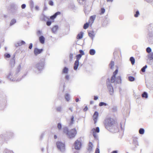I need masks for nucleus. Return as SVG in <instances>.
<instances>
[{"label": "nucleus", "instance_id": "obj_32", "mask_svg": "<svg viewBox=\"0 0 153 153\" xmlns=\"http://www.w3.org/2000/svg\"><path fill=\"white\" fill-rule=\"evenodd\" d=\"M140 13L139 11H137L136 12V13L134 15V16L135 17H137L138 16Z\"/></svg>", "mask_w": 153, "mask_h": 153}, {"label": "nucleus", "instance_id": "obj_9", "mask_svg": "<svg viewBox=\"0 0 153 153\" xmlns=\"http://www.w3.org/2000/svg\"><path fill=\"white\" fill-rule=\"evenodd\" d=\"M96 15H94L90 17L89 20L88 22H89V23H91V25L92 23L94 22V21L96 18Z\"/></svg>", "mask_w": 153, "mask_h": 153}, {"label": "nucleus", "instance_id": "obj_41", "mask_svg": "<svg viewBox=\"0 0 153 153\" xmlns=\"http://www.w3.org/2000/svg\"><path fill=\"white\" fill-rule=\"evenodd\" d=\"M92 131L93 135L94 137L95 138H96L97 137V135L96 134L95 131Z\"/></svg>", "mask_w": 153, "mask_h": 153}, {"label": "nucleus", "instance_id": "obj_14", "mask_svg": "<svg viewBox=\"0 0 153 153\" xmlns=\"http://www.w3.org/2000/svg\"><path fill=\"white\" fill-rule=\"evenodd\" d=\"M68 72V69L65 67L63 69L62 72V74H67Z\"/></svg>", "mask_w": 153, "mask_h": 153}, {"label": "nucleus", "instance_id": "obj_45", "mask_svg": "<svg viewBox=\"0 0 153 153\" xmlns=\"http://www.w3.org/2000/svg\"><path fill=\"white\" fill-rule=\"evenodd\" d=\"M41 31L40 30H38L37 32V34L38 35H39L41 34Z\"/></svg>", "mask_w": 153, "mask_h": 153}, {"label": "nucleus", "instance_id": "obj_21", "mask_svg": "<svg viewBox=\"0 0 153 153\" xmlns=\"http://www.w3.org/2000/svg\"><path fill=\"white\" fill-rule=\"evenodd\" d=\"M92 131H95V132L99 133L100 132V129L99 127H97L96 128H94L92 130Z\"/></svg>", "mask_w": 153, "mask_h": 153}, {"label": "nucleus", "instance_id": "obj_15", "mask_svg": "<svg viewBox=\"0 0 153 153\" xmlns=\"http://www.w3.org/2000/svg\"><path fill=\"white\" fill-rule=\"evenodd\" d=\"M58 29V27L56 26H53L52 28V31L53 33H55Z\"/></svg>", "mask_w": 153, "mask_h": 153}, {"label": "nucleus", "instance_id": "obj_43", "mask_svg": "<svg viewBox=\"0 0 153 153\" xmlns=\"http://www.w3.org/2000/svg\"><path fill=\"white\" fill-rule=\"evenodd\" d=\"M95 153H100L99 149L98 148H97Z\"/></svg>", "mask_w": 153, "mask_h": 153}, {"label": "nucleus", "instance_id": "obj_36", "mask_svg": "<svg viewBox=\"0 0 153 153\" xmlns=\"http://www.w3.org/2000/svg\"><path fill=\"white\" fill-rule=\"evenodd\" d=\"M52 22H53V21H47L46 22V25H47L49 26L51 25Z\"/></svg>", "mask_w": 153, "mask_h": 153}, {"label": "nucleus", "instance_id": "obj_55", "mask_svg": "<svg viewBox=\"0 0 153 153\" xmlns=\"http://www.w3.org/2000/svg\"><path fill=\"white\" fill-rule=\"evenodd\" d=\"M94 101H91L90 102V104H92L93 103Z\"/></svg>", "mask_w": 153, "mask_h": 153}, {"label": "nucleus", "instance_id": "obj_46", "mask_svg": "<svg viewBox=\"0 0 153 153\" xmlns=\"http://www.w3.org/2000/svg\"><path fill=\"white\" fill-rule=\"evenodd\" d=\"M25 44V42L23 41H22L20 42V44L21 45H24Z\"/></svg>", "mask_w": 153, "mask_h": 153}, {"label": "nucleus", "instance_id": "obj_58", "mask_svg": "<svg viewBox=\"0 0 153 153\" xmlns=\"http://www.w3.org/2000/svg\"><path fill=\"white\" fill-rule=\"evenodd\" d=\"M69 109L71 111H72V108H69Z\"/></svg>", "mask_w": 153, "mask_h": 153}, {"label": "nucleus", "instance_id": "obj_56", "mask_svg": "<svg viewBox=\"0 0 153 153\" xmlns=\"http://www.w3.org/2000/svg\"><path fill=\"white\" fill-rule=\"evenodd\" d=\"M84 110L85 111H86V110H87L88 109V108L87 106L85 107V108H84Z\"/></svg>", "mask_w": 153, "mask_h": 153}, {"label": "nucleus", "instance_id": "obj_37", "mask_svg": "<svg viewBox=\"0 0 153 153\" xmlns=\"http://www.w3.org/2000/svg\"><path fill=\"white\" fill-rule=\"evenodd\" d=\"M151 49L149 47H148L146 49V52L147 53H149L151 51Z\"/></svg>", "mask_w": 153, "mask_h": 153}, {"label": "nucleus", "instance_id": "obj_23", "mask_svg": "<svg viewBox=\"0 0 153 153\" xmlns=\"http://www.w3.org/2000/svg\"><path fill=\"white\" fill-rule=\"evenodd\" d=\"M128 80L131 82H132L135 80V78L134 77L132 76H129L128 77Z\"/></svg>", "mask_w": 153, "mask_h": 153}, {"label": "nucleus", "instance_id": "obj_7", "mask_svg": "<svg viewBox=\"0 0 153 153\" xmlns=\"http://www.w3.org/2000/svg\"><path fill=\"white\" fill-rule=\"evenodd\" d=\"M60 14L61 13L59 12H56L54 15L51 16L50 17V19L51 20V21H53V22H54V19L56 18V16L58 15H60Z\"/></svg>", "mask_w": 153, "mask_h": 153}, {"label": "nucleus", "instance_id": "obj_33", "mask_svg": "<svg viewBox=\"0 0 153 153\" xmlns=\"http://www.w3.org/2000/svg\"><path fill=\"white\" fill-rule=\"evenodd\" d=\"M107 105L106 103H104L103 102H100L99 104V105L100 106H102L103 105L106 106Z\"/></svg>", "mask_w": 153, "mask_h": 153}, {"label": "nucleus", "instance_id": "obj_48", "mask_svg": "<svg viewBox=\"0 0 153 153\" xmlns=\"http://www.w3.org/2000/svg\"><path fill=\"white\" fill-rule=\"evenodd\" d=\"M26 7L25 4H23L22 5L21 7L22 9H24Z\"/></svg>", "mask_w": 153, "mask_h": 153}, {"label": "nucleus", "instance_id": "obj_38", "mask_svg": "<svg viewBox=\"0 0 153 153\" xmlns=\"http://www.w3.org/2000/svg\"><path fill=\"white\" fill-rule=\"evenodd\" d=\"M149 57L151 59H153V53H150L149 55Z\"/></svg>", "mask_w": 153, "mask_h": 153}, {"label": "nucleus", "instance_id": "obj_28", "mask_svg": "<svg viewBox=\"0 0 153 153\" xmlns=\"http://www.w3.org/2000/svg\"><path fill=\"white\" fill-rule=\"evenodd\" d=\"M147 66L146 65L144 66L141 69L142 71L143 72H144L145 71L146 69L147 68Z\"/></svg>", "mask_w": 153, "mask_h": 153}, {"label": "nucleus", "instance_id": "obj_3", "mask_svg": "<svg viewBox=\"0 0 153 153\" xmlns=\"http://www.w3.org/2000/svg\"><path fill=\"white\" fill-rule=\"evenodd\" d=\"M82 141L80 139L76 140L74 143V147L77 150H80L82 146Z\"/></svg>", "mask_w": 153, "mask_h": 153}, {"label": "nucleus", "instance_id": "obj_2", "mask_svg": "<svg viewBox=\"0 0 153 153\" xmlns=\"http://www.w3.org/2000/svg\"><path fill=\"white\" fill-rule=\"evenodd\" d=\"M115 123L114 120L111 118H107L105 120L104 123L106 128L112 126Z\"/></svg>", "mask_w": 153, "mask_h": 153}, {"label": "nucleus", "instance_id": "obj_30", "mask_svg": "<svg viewBox=\"0 0 153 153\" xmlns=\"http://www.w3.org/2000/svg\"><path fill=\"white\" fill-rule=\"evenodd\" d=\"M16 22V20L15 19H13L11 21L10 23V25H11L14 24H15Z\"/></svg>", "mask_w": 153, "mask_h": 153}, {"label": "nucleus", "instance_id": "obj_49", "mask_svg": "<svg viewBox=\"0 0 153 153\" xmlns=\"http://www.w3.org/2000/svg\"><path fill=\"white\" fill-rule=\"evenodd\" d=\"M32 46H33L32 44L30 43V44L29 47V48L30 49H31L32 48Z\"/></svg>", "mask_w": 153, "mask_h": 153}, {"label": "nucleus", "instance_id": "obj_59", "mask_svg": "<svg viewBox=\"0 0 153 153\" xmlns=\"http://www.w3.org/2000/svg\"><path fill=\"white\" fill-rule=\"evenodd\" d=\"M30 4H33V2L32 1H31V2H30Z\"/></svg>", "mask_w": 153, "mask_h": 153}, {"label": "nucleus", "instance_id": "obj_50", "mask_svg": "<svg viewBox=\"0 0 153 153\" xmlns=\"http://www.w3.org/2000/svg\"><path fill=\"white\" fill-rule=\"evenodd\" d=\"M98 99V97L96 96H94V100H96Z\"/></svg>", "mask_w": 153, "mask_h": 153}, {"label": "nucleus", "instance_id": "obj_8", "mask_svg": "<svg viewBox=\"0 0 153 153\" xmlns=\"http://www.w3.org/2000/svg\"><path fill=\"white\" fill-rule=\"evenodd\" d=\"M43 51V50L42 49H39L37 48H35L34 51V54L36 55H37L41 53Z\"/></svg>", "mask_w": 153, "mask_h": 153}, {"label": "nucleus", "instance_id": "obj_31", "mask_svg": "<svg viewBox=\"0 0 153 153\" xmlns=\"http://www.w3.org/2000/svg\"><path fill=\"white\" fill-rule=\"evenodd\" d=\"M57 128L59 130H60L62 128V125L61 124L59 123L57 124Z\"/></svg>", "mask_w": 153, "mask_h": 153}, {"label": "nucleus", "instance_id": "obj_47", "mask_svg": "<svg viewBox=\"0 0 153 153\" xmlns=\"http://www.w3.org/2000/svg\"><path fill=\"white\" fill-rule=\"evenodd\" d=\"M69 57H70V59H72L73 57V54H71V53L69 55Z\"/></svg>", "mask_w": 153, "mask_h": 153}, {"label": "nucleus", "instance_id": "obj_42", "mask_svg": "<svg viewBox=\"0 0 153 153\" xmlns=\"http://www.w3.org/2000/svg\"><path fill=\"white\" fill-rule=\"evenodd\" d=\"M48 4L51 6H53V2L52 1H50L49 2Z\"/></svg>", "mask_w": 153, "mask_h": 153}, {"label": "nucleus", "instance_id": "obj_19", "mask_svg": "<svg viewBox=\"0 0 153 153\" xmlns=\"http://www.w3.org/2000/svg\"><path fill=\"white\" fill-rule=\"evenodd\" d=\"M130 61H131V63L132 65L134 64L135 63V59L133 57H131L130 58Z\"/></svg>", "mask_w": 153, "mask_h": 153}, {"label": "nucleus", "instance_id": "obj_54", "mask_svg": "<svg viewBox=\"0 0 153 153\" xmlns=\"http://www.w3.org/2000/svg\"><path fill=\"white\" fill-rule=\"evenodd\" d=\"M75 101L76 102H77L79 101V99L78 98H76V99Z\"/></svg>", "mask_w": 153, "mask_h": 153}, {"label": "nucleus", "instance_id": "obj_13", "mask_svg": "<svg viewBox=\"0 0 153 153\" xmlns=\"http://www.w3.org/2000/svg\"><path fill=\"white\" fill-rule=\"evenodd\" d=\"M89 36L91 38H93L94 36V32L92 31H90L88 33Z\"/></svg>", "mask_w": 153, "mask_h": 153}, {"label": "nucleus", "instance_id": "obj_26", "mask_svg": "<svg viewBox=\"0 0 153 153\" xmlns=\"http://www.w3.org/2000/svg\"><path fill=\"white\" fill-rule=\"evenodd\" d=\"M56 110L57 111L60 112L62 111V108L60 106H59L56 108Z\"/></svg>", "mask_w": 153, "mask_h": 153}, {"label": "nucleus", "instance_id": "obj_44", "mask_svg": "<svg viewBox=\"0 0 153 153\" xmlns=\"http://www.w3.org/2000/svg\"><path fill=\"white\" fill-rule=\"evenodd\" d=\"M69 75H67L65 76V78L67 80H68L69 79Z\"/></svg>", "mask_w": 153, "mask_h": 153}, {"label": "nucleus", "instance_id": "obj_18", "mask_svg": "<svg viewBox=\"0 0 153 153\" xmlns=\"http://www.w3.org/2000/svg\"><path fill=\"white\" fill-rule=\"evenodd\" d=\"M89 24L91 25V23H89V22L85 24L83 26L84 29H87L88 27Z\"/></svg>", "mask_w": 153, "mask_h": 153}, {"label": "nucleus", "instance_id": "obj_29", "mask_svg": "<svg viewBox=\"0 0 153 153\" xmlns=\"http://www.w3.org/2000/svg\"><path fill=\"white\" fill-rule=\"evenodd\" d=\"M10 57V54L8 53H6L4 55V57L5 58H9Z\"/></svg>", "mask_w": 153, "mask_h": 153}, {"label": "nucleus", "instance_id": "obj_39", "mask_svg": "<svg viewBox=\"0 0 153 153\" xmlns=\"http://www.w3.org/2000/svg\"><path fill=\"white\" fill-rule=\"evenodd\" d=\"M79 52L80 53V54L82 55H82H84L85 54L84 51L82 50H79Z\"/></svg>", "mask_w": 153, "mask_h": 153}, {"label": "nucleus", "instance_id": "obj_52", "mask_svg": "<svg viewBox=\"0 0 153 153\" xmlns=\"http://www.w3.org/2000/svg\"><path fill=\"white\" fill-rule=\"evenodd\" d=\"M35 9L36 10H38L39 9V7L38 6H36L35 7Z\"/></svg>", "mask_w": 153, "mask_h": 153}, {"label": "nucleus", "instance_id": "obj_24", "mask_svg": "<svg viewBox=\"0 0 153 153\" xmlns=\"http://www.w3.org/2000/svg\"><path fill=\"white\" fill-rule=\"evenodd\" d=\"M65 97L66 100L68 101H69L70 99L69 95L67 94H66L65 95Z\"/></svg>", "mask_w": 153, "mask_h": 153}, {"label": "nucleus", "instance_id": "obj_60", "mask_svg": "<svg viewBox=\"0 0 153 153\" xmlns=\"http://www.w3.org/2000/svg\"><path fill=\"white\" fill-rule=\"evenodd\" d=\"M79 4H81V3L80 2H79Z\"/></svg>", "mask_w": 153, "mask_h": 153}, {"label": "nucleus", "instance_id": "obj_20", "mask_svg": "<svg viewBox=\"0 0 153 153\" xmlns=\"http://www.w3.org/2000/svg\"><path fill=\"white\" fill-rule=\"evenodd\" d=\"M95 51L93 49H91L89 51V53L90 55H93L95 54Z\"/></svg>", "mask_w": 153, "mask_h": 153}, {"label": "nucleus", "instance_id": "obj_57", "mask_svg": "<svg viewBox=\"0 0 153 153\" xmlns=\"http://www.w3.org/2000/svg\"><path fill=\"white\" fill-rule=\"evenodd\" d=\"M54 137L55 139H56L57 138V137L56 135H54Z\"/></svg>", "mask_w": 153, "mask_h": 153}, {"label": "nucleus", "instance_id": "obj_40", "mask_svg": "<svg viewBox=\"0 0 153 153\" xmlns=\"http://www.w3.org/2000/svg\"><path fill=\"white\" fill-rule=\"evenodd\" d=\"M117 79H118V80H117V82H121V77L120 76H118L117 78Z\"/></svg>", "mask_w": 153, "mask_h": 153}, {"label": "nucleus", "instance_id": "obj_51", "mask_svg": "<svg viewBox=\"0 0 153 153\" xmlns=\"http://www.w3.org/2000/svg\"><path fill=\"white\" fill-rule=\"evenodd\" d=\"M113 0H106V1L108 2H112Z\"/></svg>", "mask_w": 153, "mask_h": 153}, {"label": "nucleus", "instance_id": "obj_53", "mask_svg": "<svg viewBox=\"0 0 153 153\" xmlns=\"http://www.w3.org/2000/svg\"><path fill=\"white\" fill-rule=\"evenodd\" d=\"M111 153H117V151H113Z\"/></svg>", "mask_w": 153, "mask_h": 153}, {"label": "nucleus", "instance_id": "obj_25", "mask_svg": "<svg viewBox=\"0 0 153 153\" xmlns=\"http://www.w3.org/2000/svg\"><path fill=\"white\" fill-rule=\"evenodd\" d=\"M144 132V130L143 128H140L139 130V133L141 134H143Z\"/></svg>", "mask_w": 153, "mask_h": 153}, {"label": "nucleus", "instance_id": "obj_11", "mask_svg": "<svg viewBox=\"0 0 153 153\" xmlns=\"http://www.w3.org/2000/svg\"><path fill=\"white\" fill-rule=\"evenodd\" d=\"M83 32H81L79 33L77 36V39H81L83 37Z\"/></svg>", "mask_w": 153, "mask_h": 153}, {"label": "nucleus", "instance_id": "obj_34", "mask_svg": "<svg viewBox=\"0 0 153 153\" xmlns=\"http://www.w3.org/2000/svg\"><path fill=\"white\" fill-rule=\"evenodd\" d=\"M101 13H100V14H103L105 13V10L104 8H102L101 9Z\"/></svg>", "mask_w": 153, "mask_h": 153}, {"label": "nucleus", "instance_id": "obj_4", "mask_svg": "<svg viewBox=\"0 0 153 153\" xmlns=\"http://www.w3.org/2000/svg\"><path fill=\"white\" fill-rule=\"evenodd\" d=\"M56 145L58 149L61 151H63L65 149V144L60 142L56 143Z\"/></svg>", "mask_w": 153, "mask_h": 153}, {"label": "nucleus", "instance_id": "obj_35", "mask_svg": "<svg viewBox=\"0 0 153 153\" xmlns=\"http://www.w3.org/2000/svg\"><path fill=\"white\" fill-rule=\"evenodd\" d=\"M74 117L73 116H72L71 118V121L70 123V124L71 125L73 123L74 121Z\"/></svg>", "mask_w": 153, "mask_h": 153}, {"label": "nucleus", "instance_id": "obj_6", "mask_svg": "<svg viewBox=\"0 0 153 153\" xmlns=\"http://www.w3.org/2000/svg\"><path fill=\"white\" fill-rule=\"evenodd\" d=\"M98 113L97 111H95L93 116V119L94 121V123L96 124L98 117Z\"/></svg>", "mask_w": 153, "mask_h": 153}, {"label": "nucleus", "instance_id": "obj_5", "mask_svg": "<svg viewBox=\"0 0 153 153\" xmlns=\"http://www.w3.org/2000/svg\"><path fill=\"white\" fill-rule=\"evenodd\" d=\"M117 68L116 69L115 71L113 73V75L112 76L111 81V83H114L115 82L116 80V76L117 74L118 73V68L117 67Z\"/></svg>", "mask_w": 153, "mask_h": 153}, {"label": "nucleus", "instance_id": "obj_1", "mask_svg": "<svg viewBox=\"0 0 153 153\" xmlns=\"http://www.w3.org/2000/svg\"><path fill=\"white\" fill-rule=\"evenodd\" d=\"M77 131L75 128L69 130L67 127L64 128L63 133L66 135L68 138L71 139L74 138L77 134Z\"/></svg>", "mask_w": 153, "mask_h": 153}, {"label": "nucleus", "instance_id": "obj_17", "mask_svg": "<svg viewBox=\"0 0 153 153\" xmlns=\"http://www.w3.org/2000/svg\"><path fill=\"white\" fill-rule=\"evenodd\" d=\"M109 67L111 69H113L114 66V62L113 61H111L109 65Z\"/></svg>", "mask_w": 153, "mask_h": 153}, {"label": "nucleus", "instance_id": "obj_22", "mask_svg": "<svg viewBox=\"0 0 153 153\" xmlns=\"http://www.w3.org/2000/svg\"><path fill=\"white\" fill-rule=\"evenodd\" d=\"M142 97L143 98H147L148 97V95L146 92H144L142 95Z\"/></svg>", "mask_w": 153, "mask_h": 153}, {"label": "nucleus", "instance_id": "obj_16", "mask_svg": "<svg viewBox=\"0 0 153 153\" xmlns=\"http://www.w3.org/2000/svg\"><path fill=\"white\" fill-rule=\"evenodd\" d=\"M93 147V145L91 142H89L88 145V150L89 151H91L92 150Z\"/></svg>", "mask_w": 153, "mask_h": 153}, {"label": "nucleus", "instance_id": "obj_27", "mask_svg": "<svg viewBox=\"0 0 153 153\" xmlns=\"http://www.w3.org/2000/svg\"><path fill=\"white\" fill-rule=\"evenodd\" d=\"M82 55L80 54H78L76 56V60H78V61H79V59H80L82 56Z\"/></svg>", "mask_w": 153, "mask_h": 153}, {"label": "nucleus", "instance_id": "obj_10", "mask_svg": "<svg viewBox=\"0 0 153 153\" xmlns=\"http://www.w3.org/2000/svg\"><path fill=\"white\" fill-rule=\"evenodd\" d=\"M79 65V61H78V60H76L74 64V70H76L77 69Z\"/></svg>", "mask_w": 153, "mask_h": 153}, {"label": "nucleus", "instance_id": "obj_12", "mask_svg": "<svg viewBox=\"0 0 153 153\" xmlns=\"http://www.w3.org/2000/svg\"><path fill=\"white\" fill-rule=\"evenodd\" d=\"M45 39V38L43 36H41L39 37V41L42 44H43L44 43Z\"/></svg>", "mask_w": 153, "mask_h": 153}]
</instances>
